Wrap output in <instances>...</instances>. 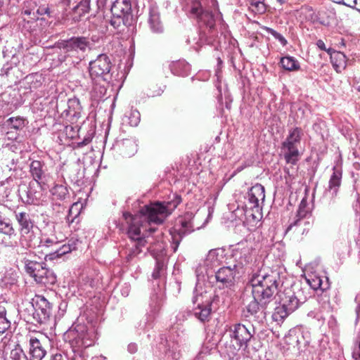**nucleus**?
<instances>
[{
	"instance_id": "f257e3e1",
	"label": "nucleus",
	"mask_w": 360,
	"mask_h": 360,
	"mask_svg": "<svg viewBox=\"0 0 360 360\" xmlns=\"http://www.w3.org/2000/svg\"><path fill=\"white\" fill-rule=\"evenodd\" d=\"M180 202L181 198L176 196L173 202H155L146 205L134 215L128 212H123V217L128 224L127 234L131 240V247L127 251V262L141 254L147 243L141 229H146V225L151 223L162 224Z\"/></svg>"
},
{
	"instance_id": "f03ea898",
	"label": "nucleus",
	"mask_w": 360,
	"mask_h": 360,
	"mask_svg": "<svg viewBox=\"0 0 360 360\" xmlns=\"http://www.w3.org/2000/svg\"><path fill=\"white\" fill-rule=\"evenodd\" d=\"M249 283L252 295L271 303L278 294L280 271L278 269L259 268L257 272L252 273Z\"/></svg>"
},
{
	"instance_id": "7ed1b4c3",
	"label": "nucleus",
	"mask_w": 360,
	"mask_h": 360,
	"mask_svg": "<svg viewBox=\"0 0 360 360\" xmlns=\"http://www.w3.org/2000/svg\"><path fill=\"white\" fill-rule=\"evenodd\" d=\"M280 304L275 308L272 319L276 322L283 321L295 311L301 304L306 302V295L302 288H287L279 295Z\"/></svg>"
},
{
	"instance_id": "20e7f679",
	"label": "nucleus",
	"mask_w": 360,
	"mask_h": 360,
	"mask_svg": "<svg viewBox=\"0 0 360 360\" xmlns=\"http://www.w3.org/2000/svg\"><path fill=\"white\" fill-rule=\"evenodd\" d=\"M230 341L226 344V352L233 360L240 350L245 351L253 337V333L245 325L236 323L229 330Z\"/></svg>"
},
{
	"instance_id": "39448f33",
	"label": "nucleus",
	"mask_w": 360,
	"mask_h": 360,
	"mask_svg": "<svg viewBox=\"0 0 360 360\" xmlns=\"http://www.w3.org/2000/svg\"><path fill=\"white\" fill-rule=\"evenodd\" d=\"M112 18L110 25L115 29L122 25L130 26L133 21L130 0H115L110 6Z\"/></svg>"
},
{
	"instance_id": "423d86ee",
	"label": "nucleus",
	"mask_w": 360,
	"mask_h": 360,
	"mask_svg": "<svg viewBox=\"0 0 360 360\" xmlns=\"http://www.w3.org/2000/svg\"><path fill=\"white\" fill-rule=\"evenodd\" d=\"M31 304V312L29 311L27 321L34 324L46 323L52 314V304L44 296L36 295Z\"/></svg>"
},
{
	"instance_id": "0eeeda50",
	"label": "nucleus",
	"mask_w": 360,
	"mask_h": 360,
	"mask_svg": "<svg viewBox=\"0 0 360 360\" xmlns=\"http://www.w3.org/2000/svg\"><path fill=\"white\" fill-rule=\"evenodd\" d=\"M302 134V129L295 127L289 131L287 138L282 143L281 151L286 163L295 165L299 161L300 153L298 146L300 143Z\"/></svg>"
},
{
	"instance_id": "6e6552de",
	"label": "nucleus",
	"mask_w": 360,
	"mask_h": 360,
	"mask_svg": "<svg viewBox=\"0 0 360 360\" xmlns=\"http://www.w3.org/2000/svg\"><path fill=\"white\" fill-rule=\"evenodd\" d=\"M90 45L89 40L85 37H72L68 40L58 41L56 47L63 50L65 56L80 58Z\"/></svg>"
},
{
	"instance_id": "1a4fd4ad",
	"label": "nucleus",
	"mask_w": 360,
	"mask_h": 360,
	"mask_svg": "<svg viewBox=\"0 0 360 360\" xmlns=\"http://www.w3.org/2000/svg\"><path fill=\"white\" fill-rule=\"evenodd\" d=\"M265 199V190L264 187L257 184L252 186L248 193L246 207L252 212L250 215L254 219L261 217L262 204H263Z\"/></svg>"
},
{
	"instance_id": "9d476101",
	"label": "nucleus",
	"mask_w": 360,
	"mask_h": 360,
	"mask_svg": "<svg viewBox=\"0 0 360 360\" xmlns=\"http://www.w3.org/2000/svg\"><path fill=\"white\" fill-rule=\"evenodd\" d=\"M252 243L248 240L238 243L233 250V257L236 262L233 266L240 271L244 266L250 265L255 259Z\"/></svg>"
},
{
	"instance_id": "9b49d317",
	"label": "nucleus",
	"mask_w": 360,
	"mask_h": 360,
	"mask_svg": "<svg viewBox=\"0 0 360 360\" xmlns=\"http://www.w3.org/2000/svg\"><path fill=\"white\" fill-rule=\"evenodd\" d=\"M186 1V11L190 18L197 19L202 22L210 30L215 26V18L212 12L204 11L198 0H185Z\"/></svg>"
},
{
	"instance_id": "f8f14e48",
	"label": "nucleus",
	"mask_w": 360,
	"mask_h": 360,
	"mask_svg": "<svg viewBox=\"0 0 360 360\" xmlns=\"http://www.w3.org/2000/svg\"><path fill=\"white\" fill-rule=\"evenodd\" d=\"M112 68L109 57L105 54H100L96 59L89 63V74L92 79L101 78L103 81L111 79Z\"/></svg>"
},
{
	"instance_id": "ddd939ff",
	"label": "nucleus",
	"mask_w": 360,
	"mask_h": 360,
	"mask_svg": "<svg viewBox=\"0 0 360 360\" xmlns=\"http://www.w3.org/2000/svg\"><path fill=\"white\" fill-rule=\"evenodd\" d=\"M240 271L236 268V266H227L219 268L215 271L214 275H210L207 271V274L210 280L214 279L216 285L219 288H230L231 287L235 281V276L239 274Z\"/></svg>"
},
{
	"instance_id": "4468645a",
	"label": "nucleus",
	"mask_w": 360,
	"mask_h": 360,
	"mask_svg": "<svg viewBox=\"0 0 360 360\" xmlns=\"http://www.w3.org/2000/svg\"><path fill=\"white\" fill-rule=\"evenodd\" d=\"M15 219L19 224V231L21 236V242L23 240H27L29 239V243L27 244L28 247L34 246L32 243V236L33 234V229L35 227L34 221L32 216L25 212H15Z\"/></svg>"
},
{
	"instance_id": "2eb2a0df",
	"label": "nucleus",
	"mask_w": 360,
	"mask_h": 360,
	"mask_svg": "<svg viewBox=\"0 0 360 360\" xmlns=\"http://www.w3.org/2000/svg\"><path fill=\"white\" fill-rule=\"evenodd\" d=\"M179 221L181 226L179 229L175 227L170 231L172 248L174 252H176L182 238L193 231V224L190 219L181 218Z\"/></svg>"
},
{
	"instance_id": "dca6fc26",
	"label": "nucleus",
	"mask_w": 360,
	"mask_h": 360,
	"mask_svg": "<svg viewBox=\"0 0 360 360\" xmlns=\"http://www.w3.org/2000/svg\"><path fill=\"white\" fill-rule=\"evenodd\" d=\"M158 248H155L153 246L146 248L148 251H150L151 255L156 259V265L153 272L152 276L154 279L160 278L165 276V262L162 257L165 255V248L162 243L158 244Z\"/></svg>"
},
{
	"instance_id": "f3484780",
	"label": "nucleus",
	"mask_w": 360,
	"mask_h": 360,
	"mask_svg": "<svg viewBox=\"0 0 360 360\" xmlns=\"http://www.w3.org/2000/svg\"><path fill=\"white\" fill-rule=\"evenodd\" d=\"M253 300L247 305V312L259 321H262L266 316L267 307L269 302L262 300H258L255 295H252Z\"/></svg>"
},
{
	"instance_id": "a211bd4d",
	"label": "nucleus",
	"mask_w": 360,
	"mask_h": 360,
	"mask_svg": "<svg viewBox=\"0 0 360 360\" xmlns=\"http://www.w3.org/2000/svg\"><path fill=\"white\" fill-rule=\"evenodd\" d=\"M30 173L33 179L41 186L47 181L49 175L44 162L32 160L30 164Z\"/></svg>"
},
{
	"instance_id": "6ab92c4d",
	"label": "nucleus",
	"mask_w": 360,
	"mask_h": 360,
	"mask_svg": "<svg viewBox=\"0 0 360 360\" xmlns=\"http://www.w3.org/2000/svg\"><path fill=\"white\" fill-rule=\"evenodd\" d=\"M225 259V250L223 248H215L209 251L204 262L205 266L207 270L214 269L222 265Z\"/></svg>"
},
{
	"instance_id": "aec40b11",
	"label": "nucleus",
	"mask_w": 360,
	"mask_h": 360,
	"mask_svg": "<svg viewBox=\"0 0 360 360\" xmlns=\"http://www.w3.org/2000/svg\"><path fill=\"white\" fill-rule=\"evenodd\" d=\"M204 296L202 295H197L193 298V303H197V307L194 310V314L199 320L204 322L209 320L211 314V302L210 300L203 303L202 300Z\"/></svg>"
},
{
	"instance_id": "412c9836",
	"label": "nucleus",
	"mask_w": 360,
	"mask_h": 360,
	"mask_svg": "<svg viewBox=\"0 0 360 360\" xmlns=\"http://www.w3.org/2000/svg\"><path fill=\"white\" fill-rule=\"evenodd\" d=\"M29 354L31 356L30 360H42L46 356V351L42 343L36 337L30 336L29 340Z\"/></svg>"
},
{
	"instance_id": "4be33fe9",
	"label": "nucleus",
	"mask_w": 360,
	"mask_h": 360,
	"mask_svg": "<svg viewBox=\"0 0 360 360\" xmlns=\"http://www.w3.org/2000/svg\"><path fill=\"white\" fill-rule=\"evenodd\" d=\"M148 24L153 32L160 33L163 31V25L160 20V12L158 6L151 5L149 8Z\"/></svg>"
},
{
	"instance_id": "5701e85b",
	"label": "nucleus",
	"mask_w": 360,
	"mask_h": 360,
	"mask_svg": "<svg viewBox=\"0 0 360 360\" xmlns=\"http://www.w3.org/2000/svg\"><path fill=\"white\" fill-rule=\"evenodd\" d=\"M34 281L38 284L45 286L52 285L56 282V276L51 269L46 267V263H44V266L41 267Z\"/></svg>"
},
{
	"instance_id": "b1692460",
	"label": "nucleus",
	"mask_w": 360,
	"mask_h": 360,
	"mask_svg": "<svg viewBox=\"0 0 360 360\" xmlns=\"http://www.w3.org/2000/svg\"><path fill=\"white\" fill-rule=\"evenodd\" d=\"M90 4L91 3L79 0V2L69 13L70 18L74 22L80 21L82 18L89 12Z\"/></svg>"
},
{
	"instance_id": "393cba45",
	"label": "nucleus",
	"mask_w": 360,
	"mask_h": 360,
	"mask_svg": "<svg viewBox=\"0 0 360 360\" xmlns=\"http://www.w3.org/2000/svg\"><path fill=\"white\" fill-rule=\"evenodd\" d=\"M19 276L17 271L9 269L0 274V285L3 288H11L17 284Z\"/></svg>"
},
{
	"instance_id": "a878e982",
	"label": "nucleus",
	"mask_w": 360,
	"mask_h": 360,
	"mask_svg": "<svg viewBox=\"0 0 360 360\" xmlns=\"http://www.w3.org/2000/svg\"><path fill=\"white\" fill-rule=\"evenodd\" d=\"M333 172L330 178L328 191L332 193V195H336L338 189L341 185L342 170L337 167H333Z\"/></svg>"
},
{
	"instance_id": "bb28decb",
	"label": "nucleus",
	"mask_w": 360,
	"mask_h": 360,
	"mask_svg": "<svg viewBox=\"0 0 360 360\" xmlns=\"http://www.w3.org/2000/svg\"><path fill=\"white\" fill-rule=\"evenodd\" d=\"M169 68L174 75L187 76L190 72V65L184 60L174 61L169 65Z\"/></svg>"
},
{
	"instance_id": "cd10ccee",
	"label": "nucleus",
	"mask_w": 360,
	"mask_h": 360,
	"mask_svg": "<svg viewBox=\"0 0 360 360\" xmlns=\"http://www.w3.org/2000/svg\"><path fill=\"white\" fill-rule=\"evenodd\" d=\"M330 62L337 72H341L346 67L345 55L340 51H333L330 53Z\"/></svg>"
},
{
	"instance_id": "c85d7f7f",
	"label": "nucleus",
	"mask_w": 360,
	"mask_h": 360,
	"mask_svg": "<svg viewBox=\"0 0 360 360\" xmlns=\"http://www.w3.org/2000/svg\"><path fill=\"white\" fill-rule=\"evenodd\" d=\"M26 124V120L22 117H11L3 121L1 126L3 129H13L22 130Z\"/></svg>"
},
{
	"instance_id": "c756f323",
	"label": "nucleus",
	"mask_w": 360,
	"mask_h": 360,
	"mask_svg": "<svg viewBox=\"0 0 360 360\" xmlns=\"http://www.w3.org/2000/svg\"><path fill=\"white\" fill-rule=\"evenodd\" d=\"M23 263L25 264V272L32 277L34 280L42 266H44V262H39L32 261L27 259H24Z\"/></svg>"
},
{
	"instance_id": "7c9ffc66",
	"label": "nucleus",
	"mask_w": 360,
	"mask_h": 360,
	"mask_svg": "<svg viewBox=\"0 0 360 360\" xmlns=\"http://www.w3.org/2000/svg\"><path fill=\"white\" fill-rule=\"evenodd\" d=\"M100 279V274L95 269H89L82 275V281L91 288H94Z\"/></svg>"
},
{
	"instance_id": "2f4dec72",
	"label": "nucleus",
	"mask_w": 360,
	"mask_h": 360,
	"mask_svg": "<svg viewBox=\"0 0 360 360\" xmlns=\"http://www.w3.org/2000/svg\"><path fill=\"white\" fill-rule=\"evenodd\" d=\"M280 64L284 70L290 72L297 71L300 69L298 60L290 56L282 57L280 60Z\"/></svg>"
},
{
	"instance_id": "473e14b6",
	"label": "nucleus",
	"mask_w": 360,
	"mask_h": 360,
	"mask_svg": "<svg viewBox=\"0 0 360 360\" xmlns=\"http://www.w3.org/2000/svg\"><path fill=\"white\" fill-rule=\"evenodd\" d=\"M67 114L73 117H79L82 111L79 100L75 97L68 99Z\"/></svg>"
},
{
	"instance_id": "72a5a7b5",
	"label": "nucleus",
	"mask_w": 360,
	"mask_h": 360,
	"mask_svg": "<svg viewBox=\"0 0 360 360\" xmlns=\"http://www.w3.org/2000/svg\"><path fill=\"white\" fill-rule=\"evenodd\" d=\"M50 191L55 200L63 201L69 197L68 188L63 184H56Z\"/></svg>"
},
{
	"instance_id": "f704fd0d",
	"label": "nucleus",
	"mask_w": 360,
	"mask_h": 360,
	"mask_svg": "<svg viewBox=\"0 0 360 360\" xmlns=\"http://www.w3.org/2000/svg\"><path fill=\"white\" fill-rule=\"evenodd\" d=\"M307 199L303 198L299 205L297 212V216L299 217L298 219L295 221L293 223L290 224V226L288 227L287 231L290 230L293 226H296L298 223V221L301 219L304 218L307 213L309 212V209L307 208Z\"/></svg>"
},
{
	"instance_id": "c9c22d12",
	"label": "nucleus",
	"mask_w": 360,
	"mask_h": 360,
	"mask_svg": "<svg viewBox=\"0 0 360 360\" xmlns=\"http://www.w3.org/2000/svg\"><path fill=\"white\" fill-rule=\"evenodd\" d=\"M181 357L179 345L177 343L172 342L168 345L165 352V360H179Z\"/></svg>"
},
{
	"instance_id": "e433bc0d",
	"label": "nucleus",
	"mask_w": 360,
	"mask_h": 360,
	"mask_svg": "<svg viewBox=\"0 0 360 360\" xmlns=\"http://www.w3.org/2000/svg\"><path fill=\"white\" fill-rule=\"evenodd\" d=\"M76 248V243L75 242H72L70 243L69 241L68 243L64 244L59 248L56 249L53 254L51 255L52 256L51 258L60 257L67 253L70 252Z\"/></svg>"
},
{
	"instance_id": "4c0bfd02",
	"label": "nucleus",
	"mask_w": 360,
	"mask_h": 360,
	"mask_svg": "<svg viewBox=\"0 0 360 360\" xmlns=\"http://www.w3.org/2000/svg\"><path fill=\"white\" fill-rule=\"evenodd\" d=\"M11 327V321L6 316L5 307L0 306V333H5Z\"/></svg>"
},
{
	"instance_id": "58836bf2",
	"label": "nucleus",
	"mask_w": 360,
	"mask_h": 360,
	"mask_svg": "<svg viewBox=\"0 0 360 360\" xmlns=\"http://www.w3.org/2000/svg\"><path fill=\"white\" fill-rule=\"evenodd\" d=\"M122 153L124 156L130 157L136 151V147L134 143L129 139L124 140L122 143Z\"/></svg>"
},
{
	"instance_id": "ea45409f",
	"label": "nucleus",
	"mask_w": 360,
	"mask_h": 360,
	"mask_svg": "<svg viewBox=\"0 0 360 360\" xmlns=\"http://www.w3.org/2000/svg\"><path fill=\"white\" fill-rule=\"evenodd\" d=\"M42 194L41 192L34 191L32 189H29L27 191V202L32 205H38L41 201Z\"/></svg>"
},
{
	"instance_id": "a19ab883",
	"label": "nucleus",
	"mask_w": 360,
	"mask_h": 360,
	"mask_svg": "<svg viewBox=\"0 0 360 360\" xmlns=\"http://www.w3.org/2000/svg\"><path fill=\"white\" fill-rule=\"evenodd\" d=\"M58 244V240L55 236H47L42 235L40 239V246L49 248Z\"/></svg>"
},
{
	"instance_id": "79ce46f5",
	"label": "nucleus",
	"mask_w": 360,
	"mask_h": 360,
	"mask_svg": "<svg viewBox=\"0 0 360 360\" xmlns=\"http://www.w3.org/2000/svg\"><path fill=\"white\" fill-rule=\"evenodd\" d=\"M128 119V123L131 127H137L141 120L140 112L136 110H132L129 112L127 116Z\"/></svg>"
},
{
	"instance_id": "37998d69",
	"label": "nucleus",
	"mask_w": 360,
	"mask_h": 360,
	"mask_svg": "<svg viewBox=\"0 0 360 360\" xmlns=\"http://www.w3.org/2000/svg\"><path fill=\"white\" fill-rule=\"evenodd\" d=\"M77 206V204H73L69 209L68 214L66 217L67 223L69 224L73 223L79 214Z\"/></svg>"
},
{
	"instance_id": "c03bdc74",
	"label": "nucleus",
	"mask_w": 360,
	"mask_h": 360,
	"mask_svg": "<svg viewBox=\"0 0 360 360\" xmlns=\"http://www.w3.org/2000/svg\"><path fill=\"white\" fill-rule=\"evenodd\" d=\"M77 206V204H73L69 209L68 214L66 217L67 223L69 224L73 223L79 214Z\"/></svg>"
},
{
	"instance_id": "a18cd8bd",
	"label": "nucleus",
	"mask_w": 360,
	"mask_h": 360,
	"mask_svg": "<svg viewBox=\"0 0 360 360\" xmlns=\"http://www.w3.org/2000/svg\"><path fill=\"white\" fill-rule=\"evenodd\" d=\"M264 30L268 33L271 34L276 39H277L282 46H285L288 41L285 38L281 35L280 33L274 30V29L268 27H264Z\"/></svg>"
},
{
	"instance_id": "49530a36",
	"label": "nucleus",
	"mask_w": 360,
	"mask_h": 360,
	"mask_svg": "<svg viewBox=\"0 0 360 360\" xmlns=\"http://www.w3.org/2000/svg\"><path fill=\"white\" fill-rule=\"evenodd\" d=\"M250 8L252 12L257 14H263L266 11V6L264 4V1H260L251 4Z\"/></svg>"
},
{
	"instance_id": "de8ad7c7",
	"label": "nucleus",
	"mask_w": 360,
	"mask_h": 360,
	"mask_svg": "<svg viewBox=\"0 0 360 360\" xmlns=\"http://www.w3.org/2000/svg\"><path fill=\"white\" fill-rule=\"evenodd\" d=\"M307 282L314 290L321 288L322 281L319 276H314L307 278Z\"/></svg>"
},
{
	"instance_id": "09e8293b",
	"label": "nucleus",
	"mask_w": 360,
	"mask_h": 360,
	"mask_svg": "<svg viewBox=\"0 0 360 360\" xmlns=\"http://www.w3.org/2000/svg\"><path fill=\"white\" fill-rule=\"evenodd\" d=\"M151 311L153 313H157L160 309L162 306L161 300L158 298L157 295L154 296L152 298V302L150 304Z\"/></svg>"
},
{
	"instance_id": "8fccbe9b",
	"label": "nucleus",
	"mask_w": 360,
	"mask_h": 360,
	"mask_svg": "<svg viewBox=\"0 0 360 360\" xmlns=\"http://www.w3.org/2000/svg\"><path fill=\"white\" fill-rule=\"evenodd\" d=\"M352 357L354 360H360V330L357 336L356 345L352 352Z\"/></svg>"
},
{
	"instance_id": "3c124183",
	"label": "nucleus",
	"mask_w": 360,
	"mask_h": 360,
	"mask_svg": "<svg viewBox=\"0 0 360 360\" xmlns=\"http://www.w3.org/2000/svg\"><path fill=\"white\" fill-rule=\"evenodd\" d=\"M304 342V346H306V345H307L303 337H302V338H301V339H300L298 337H297V338H295V344H296V345H294L293 347H297V349L299 351V352H303V349H302V347H301V342Z\"/></svg>"
},
{
	"instance_id": "603ef678",
	"label": "nucleus",
	"mask_w": 360,
	"mask_h": 360,
	"mask_svg": "<svg viewBox=\"0 0 360 360\" xmlns=\"http://www.w3.org/2000/svg\"><path fill=\"white\" fill-rule=\"evenodd\" d=\"M316 45L321 50L325 51L329 54L333 51V50L331 49H326L325 43L321 39H319L317 41Z\"/></svg>"
},
{
	"instance_id": "864d4df0",
	"label": "nucleus",
	"mask_w": 360,
	"mask_h": 360,
	"mask_svg": "<svg viewBox=\"0 0 360 360\" xmlns=\"http://www.w3.org/2000/svg\"><path fill=\"white\" fill-rule=\"evenodd\" d=\"M16 161L14 159H11L8 163L6 165V168L8 171H15V170Z\"/></svg>"
},
{
	"instance_id": "5fc2aeb1",
	"label": "nucleus",
	"mask_w": 360,
	"mask_h": 360,
	"mask_svg": "<svg viewBox=\"0 0 360 360\" xmlns=\"http://www.w3.org/2000/svg\"><path fill=\"white\" fill-rule=\"evenodd\" d=\"M91 141V137H85L82 141L77 143V146L78 148H82L87 144H89Z\"/></svg>"
},
{
	"instance_id": "6e6d98bb",
	"label": "nucleus",
	"mask_w": 360,
	"mask_h": 360,
	"mask_svg": "<svg viewBox=\"0 0 360 360\" xmlns=\"http://www.w3.org/2000/svg\"><path fill=\"white\" fill-rule=\"evenodd\" d=\"M138 347L135 343H130L128 345L127 350L130 354H134L137 352Z\"/></svg>"
},
{
	"instance_id": "4d7b16f0",
	"label": "nucleus",
	"mask_w": 360,
	"mask_h": 360,
	"mask_svg": "<svg viewBox=\"0 0 360 360\" xmlns=\"http://www.w3.org/2000/svg\"><path fill=\"white\" fill-rule=\"evenodd\" d=\"M71 360H86L84 355L80 352H75L74 356L71 358Z\"/></svg>"
},
{
	"instance_id": "13d9d810",
	"label": "nucleus",
	"mask_w": 360,
	"mask_h": 360,
	"mask_svg": "<svg viewBox=\"0 0 360 360\" xmlns=\"http://www.w3.org/2000/svg\"><path fill=\"white\" fill-rule=\"evenodd\" d=\"M11 69V67L9 65L7 64V65H4V67L2 68L1 70L0 75L7 77L8 75V72Z\"/></svg>"
},
{
	"instance_id": "bf43d9fd",
	"label": "nucleus",
	"mask_w": 360,
	"mask_h": 360,
	"mask_svg": "<svg viewBox=\"0 0 360 360\" xmlns=\"http://www.w3.org/2000/svg\"><path fill=\"white\" fill-rule=\"evenodd\" d=\"M49 8L48 7H39L38 9H37V13H39V15H44L45 13H49Z\"/></svg>"
},
{
	"instance_id": "052dcab7",
	"label": "nucleus",
	"mask_w": 360,
	"mask_h": 360,
	"mask_svg": "<svg viewBox=\"0 0 360 360\" xmlns=\"http://www.w3.org/2000/svg\"><path fill=\"white\" fill-rule=\"evenodd\" d=\"M356 301L358 302V306H357L356 309V315H357V319H358L359 317V314H360V295H358L356 297Z\"/></svg>"
},
{
	"instance_id": "680f3d73",
	"label": "nucleus",
	"mask_w": 360,
	"mask_h": 360,
	"mask_svg": "<svg viewBox=\"0 0 360 360\" xmlns=\"http://www.w3.org/2000/svg\"><path fill=\"white\" fill-rule=\"evenodd\" d=\"M51 360H67V358L61 354H56Z\"/></svg>"
},
{
	"instance_id": "e2e57ef3",
	"label": "nucleus",
	"mask_w": 360,
	"mask_h": 360,
	"mask_svg": "<svg viewBox=\"0 0 360 360\" xmlns=\"http://www.w3.org/2000/svg\"><path fill=\"white\" fill-rule=\"evenodd\" d=\"M355 6H349L352 8H354L360 12V0H356Z\"/></svg>"
},
{
	"instance_id": "0e129e2a",
	"label": "nucleus",
	"mask_w": 360,
	"mask_h": 360,
	"mask_svg": "<svg viewBox=\"0 0 360 360\" xmlns=\"http://www.w3.org/2000/svg\"><path fill=\"white\" fill-rule=\"evenodd\" d=\"M79 347H87L91 345V344H86L84 340H81V343H77Z\"/></svg>"
},
{
	"instance_id": "69168bd1",
	"label": "nucleus",
	"mask_w": 360,
	"mask_h": 360,
	"mask_svg": "<svg viewBox=\"0 0 360 360\" xmlns=\"http://www.w3.org/2000/svg\"><path fill=\"white\" fill-rule=\"evenodd\" d=\"M7 135H8V139H11V140H13V139H16V136H14L12 132H9L8 131L7 132Z\"/></svg>"
},
{
	"instance_id": "338daca9",
	"label": "nucleus",
	"mask_w": 360,
	"mask_h": 360,
	"mask_svg": "<svg viewBox=\"0 0 360 360\" xmlns=\"http://www.w3.org/2000/svg\"><path fill=\"white\" fill-rule=\"evenodd\" d=\"M61 2L65 6H69L70 4V0H61Z\"/></svg>"
},
{
	"instance_id": "774afa93",
	"label": "nucleus",
	"mask_w": 360,
	"mask_h": 360,
	"mask_svg": "<svg viewBox=\"0 0 360 360\" xmlns=\"http://www.w3.org/2000/svg\"><path fill=\"white\" fill-rule=\"evenodd\" d=\"M100 91H101V94H104L106 91V89L104 87H100Z\"/></svg>"
}]
</instances>
